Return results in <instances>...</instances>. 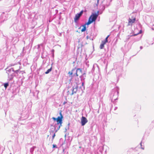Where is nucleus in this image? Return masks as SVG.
<instances>
[{
    "label": "nucleus",
    "instance_id": "30",
    "mask_svg": "<svg viewBox=\"0 0 154 154\" xmlns=\"http://www.w3.org/2000/svg\"><path fill=\"white\" fill-rule=\"evenodd\" d=\"M117 109V107H115L114 110H116V109Z\"/></svg>",
    "mask_w": 154,
    "mask_h": 154
},
{
    "label": "nucleus",
    "instance_id": "33",
    "mask_svg": "<svg viewBox=\"0 0 154 154\" xmlns=\"http://www.w3.org/2000/svg\"><path fill=\"white\" fill-rule=\"evenodd\" d=\"M99 0H97V4H98L99 2Z\"/></svg>",
    "mask_w": 154,
    "mask_h": 154
},
{
    "label": "nucleus",
    "instance_id": "1",
    "mask_svg": "<svg viewBox=\"0 0 154 154\" xmlns=\"http://www.w3.org/2000/svg\"><path fill=\"white\" fill-rule=\"evenodd\" d=\"M119 88L116 87L113 89L110 94V97L112 98V101L113 102L117 99L119 94Z\"/></svg>",
    "mask_w": 154,
    "mask_h": 154
},
{
    "label": "nucleus",
    "instance_id": "19",
    "mask_svg": "<svg viewBox=\"0 0 154 154\" xmlns=\"http://www.w3.org/2000/svg\"><path fill=\"white\" fill-rule=\"evenodd\" d=\"M109 35H108L107 36V37L103 41H102L103 42H105V43H106L108 41L107 39L109 37Z\"/></svg>",
    "mask_w": 154,
    "mask_h": 154
},
{
    "label": "nucleus",
    "instance_id": "9",
    "mask_svg": "<svg viewBox=\"0 0 154 154\" xmlns=\"http://www.w3.org/2000/svg\"><path fill=\"white\" fill-rule=\"evenodd\" d=\"M52 126V127H51L50 129V133L51 134H53L54 133H56L58 130L57 128V129L56 130V127H55V126Z\"/></svg>",
    "mask_w": 154,
    "mask_h": 154
},
{
    "label": "nucleus",
    "instance_id": "34",
    "mask_svg": "<svg viewBox=\"0 0 154 154\" xmlns=\"http://www.w3.org/2000/svg\"><path fill=\"white\" fill-rule=\"evenodd\" d=\"M140 48L141 49H142L143 48V47L142 46H140Z\"/></svg>",
    "mask_w": 154,
    "mask_h": 154
},
{
    "label": "nucleus",
    "instance_id": "12",
    "mask_svg": "<svg viewBox=\"0 0 154 154\" xmlns=\"http://www.w3.org/2000/svg\"><path fill=\"white\" fill-rule=\"evenodd\" d=\"M79 89L83 92V90L85 89V87L84 85V82H82V84L81 86L79 87Z\"/></svg>",
    "mask_w": 154,
    "mask_h": 154
},
{
    "label": "nucleus",
    "instance_id": "41",
    "mask_svg": "<svg viewBox=\"0 0 154 154\" xmlns=\"http://www.w3.org/2000/svg\"><path fill=\"white\" fill-rule=\"evenodd\" d=\"M64 149H63V151H64Z\"/></svg>",
    "mask_w": 154,
    "mask_h": 154
},
{
    "label": "nucleus",
    "instance_id": "2",
    "mask_svg": "<svg viewBox=\"0 0 154 154\" xmlns=\"http://www.w3.org/2000/svg\"><path fill=\"white\" fill-rule=\"evenodd\" d=\"M82 70L80 68L73 69L71 72H69L68 74L71 77H77L82 73Z\"/></svg>",
    "mask_w": 154,
    "mask_h": 154
},
{
    "label": "nucleus",
    "instance_id": "27",
    "mask_svg": "<svg viewBox=\"0 0 154 154\" xmlns=\"http://www.w3.org/2000/svg\"><path fill=\"white\" fill-rule=\"evenodd\" d=\"M151 29L153 30H154V25H152L151 27Z\"/></svg>",
    "mask_w": 154,
    "mask_h": 154
},
{
    "label": "nucleus",
    "instance_id": "14",
    "mask_svg": "<svg viewBox=\"0 0 154 154\" xmlns=\"http://www.w3.org/2000/svg\"><path fill=\"white\" fill-rule=\"evenodd\" d=\"M138 34V33L137 34H134V35H128L127 37L126 38V40H125V41H128L131 37L133 36L136 35Z\"/></svg>",
    "mask_w": 154,
    "mask_h": 154
},
{
    "label": "nucleus",
    "instance_id": "7",
    "mask_svg": "<svg viewBox=\"0 0 154 154\" xmlns=\"http://www.w3.org/2000/svg\"><path fill=\"white\" fill-rule=\"evenodd\" d=\"M83 13V11L82 10L79 13L76 14L74 18V20L75 22H76L78 20L82 15Z\"/></svg>",
    "mask_w": 154,
    "mask_h": 154
},
{
    "label": "nucleus",
    "instance_id": "29",
    "mask_svg": "<svg viewBox=\"0 0 154 154\" xmlns=\"http://www.w3.org/2000/svg\"><path fill=\"white\" fill-rule=\"evenodd\" d=\"M70 0H63L64 2H69Z\"/></svg>",
    "mask_w": 154,
    "mask_h": 154
},
{
    "label": "nucleus",
    "instance_id": "40",
    "mask_svg": "<svg viewBox=\"0 0 154 154\" xmlns=\"http://www.w3.org/2000/svg\"><path fill=\"white\" fill-rule=\"evenodd\" d=\"M17 67H19V66H17Z\"/></svg>",
    "mask_w": 154,
    "mask_h": 154
},
{
    "label": "nucleus",
    "instance_id": "3",
    "mask_svg": "<svg viewBox=\"0 0 154 154\" xmlns=\"http://www.w3.org/2000/svg\"><path fill=\"white\" fill-rule=\"evenodd\" d=\"M14 68H12L7 70L6 72L8 74V78L9 80H11L14 76V73H17L20 72L19 69L14 70Z\"/></svg>",
    "mask_w": 154,
    "mask_h": 154
},
{
    "label": "nucleus",
    "instance_id": "5",
    "mask_svg": "<svg viewBox=\"0 0 154 154\" xmlns=\"http://www.w3.org/2000/svg\"><path fill=\"white\" fill-rule=\"evenodd\" d=\"M60 116H58L56 119V121L57 122V125H58L60 124L58 127H57V128L58 130H59L60 126L61 125V124L62 123V119L63 118V116L62 115L61 112L60 113Z\"/></svg>",
    "mask_w": 154,
    "mask_h": 154
},
{
    "label": "nucleus",
    "instance_id": "23",
    "mask_svg": "<svg viewBox=\"0 0 154 154\" xmlns=\"http://www.w3.org/2000/svg\"><path fill=\"white\" fill-rule=\"evenodd\" d=\"M53 148H57V145L55 144H53Z\"/></svg>",
    "mask_w": 154,
    "mask_h": 154
},
{
    "label": "nucleus",
    "instance_id": "28",
    "mask_svg": "<svg viewBox=\"0 0 154 154\" xmlns=\"http://www.w3.org/2000/svg\"><path fill=\"white\" fill-rule=\"evenodd\" d=\"M52 119L54 120V121H56V119H57L56 118L54 117H52Z\"/></svg>",
    "mask_w": 154,
    "mask_h": 154
},
{
    "label": "nucleus",
    "instance_id": "26",
    "mask_svg": "<svg viewBox=\"0 0 154 154\" xmlns=\"http://www.w3.org/2000/svg\"><path fill=\"white\" fill-rule=\"evenodd\" d=\"M20 73L23 74V73H25V72L23 71H20Z\"/></svg>",
    "mask_w": 154,
    "mask_h": 154
},
{
    "label": "nucleus",
    "instance_id": "6",
    "mask_svg": "<svg viewBox=\"0 0 154 154\" xmlns=\"http://www.w3.org/2000/svg\"><path fill=\"white\" fill-rule=\"evenodd\" d=\"M133 14H131L129 17L128 24V26L132 25V24L135 22L136 20L135 17L133 16Z\"/></svg>",
    "mask_w": 154,
    "mask_h": 154
},
{
    "label": "nucleus",
    "instance_id": "39",
    "mask_svg": "<svg viewBox=\"0 0 154 154\" xmlns=\"http://www.w3.org/2000/svg\"><path fill=\"white\" fill-rule=\"evenodd\" d=\"M24 47H23V50H24Z\"/></svg>",
    "mask_w": 154,
    "mask_h": 154
},
{
    "label": "nucleus",
    "instance_id": "8",
    "mask_svg": "<svg viewBox=\"0 0 154 154\" xmlns=\"http://www.w3.org/2000/svg\"><path fill=\"white\" fill-rule=\"evenodd\" d=\"M88 122L87 119L85 117L82 116L81 119V122L82 126L84 125Z\"/></svg>",
    "mask_w": 154,
    "mask_h": 154
},
{
    "label": "nucleus",
    "instance_id": "22",
    "mask_svg": "<svg viewBox=\"0 0 154 154\" xmlns=\"http://www.w3.org/2000/svg\"><path fill=\"white\" fill-rule=\"evenodd\" d=\"M55 133H54L53 134H52L53 135H52V140H54V137L55 136Z\"/></svg>",
    "mask_w": 154,
    "mask_h": 154
},
{
    "label": "nucleus",
    "instance_id": "15",
    "mask_svg": "<svg viewBox=\"0 0 154 154\" xmlns=\"http://www.w3.org/2000/svg\"><path fill=\"white\" fill-rule=\"evenodd\" d=\"M141 38V36L140 35H138L137 37L135 38H134V41H138Z\"/></svg>",
    "mask_w": 154,
    "mask_h": 154
},
{
    "label": "nucleus",
    "instance_id": "16",
    "mask_svg": "<svg viewBox=\"0 0 154 154\" xmlns=\"http://www.w3.org/2000/svg\"><path fill=\"white\" fill-rule=\"evenodd\" d=\"M106 43L105 42H103V41H102V43L100 45V49H103L104 47V45Z\"/></svg>",
    "mask_w": 154,
    "mask_h": 154
},
{
    "label": "nucleus",
    "instance_id": "10",
    "mask_svg": "<svg viewBox=\"0 0 154 154\" xmlns=\"http://www.w3.org/2000/svg\"><path fill=\"white\" fill-rule=\"evenodd\" d=\"M86 77V73H83L80 76L81 80L82 82H84V83L85 80V79Z\"/></svg>",
    "mask_w": 154,
    "mask_h": 154
},
{
    "label": "nucleus",
    "instance_id": "18",
    "mask_svg": "<svg viewBox=\"0 0 154 154\" xmlns=\"http://www.w3.org/2000/svg\"><path fill=\"white\" fill-rule=\"evenodd\" d=\"M83 28L82 29L81 31L82 32L85 31L86 29L85 25L83 26Z\"/></svg>",
    "mask_w": 154,
    "mask_h": 154
},
{
    "label": "nucleus",
    "instance_id": "24",
    "mask_svg": "<svg viewBox=\"0 0 154 154\" xmlns=\"http://www.w3.org/2000/svg\"><path fill=\"white\" fill-rule=\"evenodd\" d=\"M140 146H141V149H144V147L143 146V147H142V141L140 142Z\"/></svg>",
    "mask_w": 154,
    "mask_h": 154
},
{
    "label": "nucleus",
    "instance_id": "4",
    "mask_svg": "<svg viewBox=\"0 0 154 154\" xmlns=\"http://www.w3.org/2000/svg\"><path fill=\"white\" fill-rule=\"evenodd\" d=\"M98 12L99 11H98L97 14H93L92 15H91L89 17L88 22L86 23L85 25V26L86 25H88L92 22L95 21L98 17Z\"/></svg>",
    "mask_w": 154,
    "mask_h": 154
},
{
    "label": "nucleus",
    "instance_id": "32",
    "mask_svg": "<svg viewBox=\"0 0 154 154\" xmlns=\"http://www.w3.org/2000/svg\"><path fill=\"white\" fill-rule=\"evenodd\" d=\"M66 103V102H64L63 103V104L64 105Z\"/></svg>",
    "mask_w": 154,
    "mask_h": 154
},
{
    "label": "nucleus",
    "instance_id": "37",
    "mask_svg": "<svg viewBox=\"0 0 154 154\" xmlns=\"http://www.w3.org/2000/svg\"><path fill=\"white\" fill-rule=\"evenodd\" d=\"M14 65V64H11V66H13Z\"/></svg>",
    "mask_w": 154,
    "mask_h": 154
},
{
    "label": "nucleus",
    "instance_id": "20",
    "mask_svg": "<svg viewBox=\"0 0 154 154\" xmlns=\"http://www.w3.org/2000/svg\"><path fill=\"white\" fill-rule=\"evenodd\" d=\"M35 148V146H33L32 148H31L30 149V152H32L34 150V149Z\"/></svg>",
    "mask_w": 154,
    "mask_h": 154
},
{
    "label": "nucleus",
    "instance_id": "17",
    "mask_svg": "<svg viewBox=\"0 0 154 154\" xmlns=\"http://www.w3.org/2000/svg\"><path fill=\"white\" fill-rule=\"evenodd\" d=\"M52 70V67H51L49 69H48L45 72V73L46 74H48Z\"/></svg>",
    "mask_w": 154,
    "mask_h": 154
},
{
    "label": "nucleus",
    "instance_id": "31",
    "mask_svg": "<svg viewBox=\"0 0 154 154\" xmlns=\"http://www.w3.org/2000/svg\"><path fill=\"white\" fill-rule=\"evenodd\" d=\"M65 142L64 141V142L63 143V145H65Z\"/></svg>",
    "mask_w": 154,
    "mask_h": 154
},
{
    "label": "nucleus",
    "instance_id": "36",
    "mask_svg": "<svg viewBox=\"0 0 154 154\" xmlns=\"http://www.w3.org/2000/svg\"><path fill=\"white\" fill-rule=\"evenodd\" d=\"M150 18H152L153 17H149Z\"/></svg>",
    "mask_w": 154,
    "mask_h": 154
},
{
    "label": "nucleus",
    "instance_id": "38",
    "mask_svg": "<svg viewBox=\"0 0 154 154\" xmlns=\"http://www.w3.org/2000/svg\"><path fill=\"white\" fill-rule=\"evenodd\" d=\"M103 9H105V7H103Z\"/></svg>",
    "mask_w": 154,
    "mask_h": 154
},
{
    "label": "nucleus",
    "instance_id": "35",
    "mask_svg": "<svg viewBox=\"0 0 154 154\" xmlns=\"http://www.w3.org/2000/svg\"><path fill=\"white\" fill-rule=\"evenodd\" d=\"M86 38H87V39H88V36H87L86 37Z\"/></svg>",
    "mask_w": 154,
    "mask_h": 154
},
{
    "label": "nucleus",
    "instance_id": "11",
    "mask_svg": "<svg viewBox=\"0 0 154 154\" xmlns=\"http://www.w3.org/2000/svg\"><path fill=\"white\" fill-rule=\"evenodd\" d=\"M78 88V86H76L75 87H73L72 88V93L71 94V95H72L75 93H76L77 90V88Z\"/></svg>",
    "mask_w": 154,
    "mask_h": 154
},
{
    "label": "nucleus",
    "instance_id": "25",
    "mask_svg": "<svg viewBox=\"0 0 154 154\" xmlns=\"http://www.w3.org/2000/svg\"><path fill=\"white\" fill-rule=\"evenodd\" d=\"M41 46H42V44H40V45H38V48L39 49V48H40V47Z\"/></svg>",
    "mask_w": 154,
    "mask_h": 154
},
{
    "label": "nucleus",
    "instance_id": "13",
    "mask_svg": "<svg viewBox=\"0 0 154 154\" xmlns=\"http://www.w3.org/2000/svg\"><path fill=\"white\" fill-rule=\"evenodd\" d=\"M129 6L132 9L134 8V4L133 2L132 1H130L129 2Z\"/></svg>",
    "mask_w": 154,
    "mask_h": 154
},
{
    "label": "nucleus",
    "instance_id": "21",
    "mask_svg": "<svg viewBox=\"0 0 154 154\" xmlns=\"http://www.w3.org/2000/svg\"><path fill=\"white\" fill-rule=\"evenodd\" d=\"M8 85L9 84L8 83H5L4 84V87L5 88H6L8 86Z\"/></svg>",
    "mask_w": 154,
    "mask_h": 154
}]
</instances>
